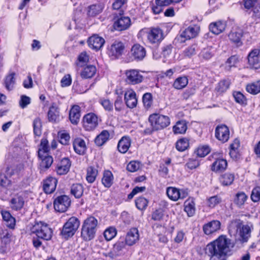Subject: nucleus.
<instances>
[{"mask_svg": "<svg viewBox=\"0 0 260 260\" xmlns=\"http://www.w3.org/2000/svg\"><path fill=\"white\" fill-rule=\"evenodd\" d=\"M235 243L227 235L222 234L208 243L204 251L209 260H228L232 255Z\"/></svg>", "mask_w": 260, "mask_h": 260, "instance_id": "obj_1", "label": "nucleus"}, {"mask_svg": "<svg viewBox=\"0 0 260 260\" xmlns=\"http://www.w3.org/2000/svg\"><path fill=\"white\" fill-rule=\"evenodd\" d=\"M37 156L39 161L38 169L40 173L48 170L53 162V157L50 153V147L46 138H43L38 146Z\"/></svg>", "mask_w": 260, "mask_h": 260, "instance_id": "obj_2", "label": "nucleus"}, {"mask_svg": "<svg viewBox=\"0 0 260 260\" xmlns=\"http://www.w3.org/2000/svg\"><path fill=\"white\" fill-rule=\"evenodd\" d=\"M148 122L150 127L146 128L143 132L144 135H151L155 132L164 129L171 124V119L168 115L159 113H153L149 115Z\"/></svg>", "mask_w": 260, "mask_h": 260, "instance_id": "obj_3", "label": "nucleus"}, {"mask_svg": "<svg viewBox=\"0 0 260 260\" xmlns=\"http://www.w3.org/2000/svg\"><path fill=\"white\" fill-rule=\"evenodd\" d=\"M98 221L93 216L87 217L83 222L81 229V237L84 241L93 240L96 235Z\"/></svg>", "mask_w": 260, "mask_h": 260, "instance_id": "obj_4", "label": "nucleus"}, {"mask_svg": "<svg viewBox=\"0 0 260 260\" xmlns=\"http://www.w3.org/2000/svg\"><path fill=\"white\" fill-rule=\"evenodd\" d=\"M208 159L213 161L210 166L212 172L217 173L224 172L228 167L227 160L223 157L222 152H213L208 157Z\"/></svg>", "mask_w": 260, "mask_h": 260, "instance_id": "obj_5", "label": "nucleus"}, {"mask_svg": "<svg viewBox=\"0 0 260 260\" xmlns=\"http://www.w3.org/2000/svg\"><path fill=\"white\" fill-rule=\"evenodd\" d=\"M80 225V221L76 216L70 217L63 224L60 230L59 235L64 240H68L72 238Z\"/></svg>", "mask_w": 260, "mask_h": 260, "instance_id": "obj_6", "label": "nucleus"}, {"mask_svg": "<svg viewBox=\"0 0 260 260\" xmlns=\"http://www.w3.org/2000/svg\"><path fill=\"white\" fill-rule=\"evenodd\" d=\"M102 121L101 117L97 113L90 112L82 117L81 125L84 131L91 132L98 128Z\"/></svg>", "mask_w": 260, "mask_h": 260, "instance_id": "obj_7", "label": "nucleus"}, {"mask_svg": "<svg viewBox=\"0 0 260 260\" xmlns=\"http://www.w3.org/2000/svg\"><path fill=\"white\" fill-rule=\"evenodd\" d=\"M126 52V47L124 42L119 40H114L107 47L106 53L111 60L122 58Z\"/></svg>", "mask_w": 260, "mask_h": 260, "instance_id": "obj_8", "label": "nucleus"}, {"mask_svg": "<svg viewBox=\"0 0 260 260\" xmlns=\"http://www.w3.org/2000/svg\"><path fill=\"white\" fill-rule=\"evenodd\" d=\"M31 233L44 240H49L52 236L53 231L49 225L43 221H36L31 229Z\"/></svg>", "mask_w": 260, "mask_h": 260, "instance_id": "obj_9", "label": "nucleus"}, {"mask_svg": "<svg viewBox=\"0 0 260 260\" xmlns=\"http://www.w3.org/2000/svg\"><path fill=\"white\" fill-rule=\"evenodd\" d=\"M124 11L120 10L118 14L114 15V22L113 28L117 31H123L128 29L131 25V20L129 17L124 15Z\"/></svg>", "mask_w": 260, "mask_h": 260, "instance_id": "obj_10", "label": "nucleus"}, {"mask_svg": "<svg viewBox=\"0 0 260 260\" xmlns=\"http://www.w3.org/2000/svg\"><path fill=\"white\" fill-rule=\"evenodd\" d=\"M214 136L215 139L222 144L228 142L231 137L229 127L224 123L218 124L215 128Z\"/></svg>", "mask_w": 260, "mask_h": 260, "instance_id": "obj_11", "label": "nucleus"}, {"mask_svg": "<svg viewBox=\"0 0 260 260\" xmlns=\"http://www.w3.org/2000/svg\"><path fill=\"white\" fill-rule=\"evenodd\" d=\"M71 204V200L70 198L65 194L57 196L53 201L54 210L59 213H63L67 211Z\"/></svg>", "mask_w": 260, "mask_h": 260, "instance_id": "obj_12", "label": "nucleus"}, {"mask_svg": "<svg viewBox=\"0 0 260 260\" xmlns=\"http://www.w3.org/2000/svg\"><path fill=\"white\" fill-rule=\"evenodd\" d=\"M244 30L239 27L233 28L229 32L228 37L230 42L239 48L243 45L242 38L244 36Z\"/></svg>", "mask_w": 260, "mask_h": 260, "instance_id": "obj_13", "label": "nucleus"}, {"mask_svg": "<svg viewBox=\"0 0 260 260\" xmlns=\"http://www.w3.org/2000/svg\"><path fill=\"white\" fill-rule=\"evenodd\" d=\"M71 165L72 161L69 157H63L56 162L54 171L58 176L65 175L70 171Z\"/></svg>", "mask_w": 260, "mask_h": 260, "instance_id": "obj_14", "label": "nucleus"}, {"mask_svg": "<svg viewBox=\"0 0 260 260\" xmlns=\"http://www.w3.org/2000/svg\"><path fill=\"white\" fill-rule=\"evenodd\" d=\"M232 222L237 223V228L239 229V240L242 243L247 242L251 237V228L248 225H243L240 220H235Z\"/></svg>", "mask_w": 260, "mask_h": 260, "instance_id": "obj_15", "label": "nucleus"}, {"mask_svg": "<svg viewBox=\"0 0 260 260\" xmlns=\"http://www.w3.org/2000/svg\"><path fill=\"white\" fill-rule=\"evenodd\" d=\"M131 58L129 61H140L144 59L146 55V49L140 44H134L131 49Z\"/></svg>", "mask_w": 260, "mask_h": 260, "instance_id": "obj_16", "label": "nucleus"}, {"mask_svg": "<svg viewBox=\"0 0 260 260\" xmlns=\"http://www.w3.org/2000/svg\"><path fill=\"white\" fill-rule=\"evenodd\" d=\"M125 81L129 85L138 84L143 80V76L138 70H127L125 71Z\"/></svg>", "mask_w": 260, "mask_h": 260, "instance_id": "obj_17", "label": "nucleus"}, {"mask_svg": "<svg viewBox=\"0 0 260 260\" xmlns=\"http://www.w3.org/2000/svg\"><path fill=\"white\" fill-rule=\"evenodd\" d=\"M166 193L169 199L174 202L184 199L188 196V192L185 189H180L173 186L167 188Z\"/></svg>", "mask_w": 260, "mask_h": 260, "instance_id": "obj_18", "label": "nucleus"}, {"mask_svg": "<svg viewBox=\"0 0 260 260\" xmlns=\"http://www.w3.org/2000/svg\"><path fill=\"white\" fill-rule=\"evenodd\" d=\"M240 140L238 138H235L229 145V155L235 161H239L242 156L240 151Z\"/></svg>", "mask_w": 260, "mask_h": 260, "instance_id": "obj_19", "label": "nucleus"}, {"mask_svg": "<svg viewBox=\"0 0 260 260\" xmlns=\"http://www.w3.org/2000/svg\"><path fill=\"white\" fill-rule=\"evenodd\" d=\"M149 42L153 45H158L164 39L163 31L159 27H152L147 32Z\"/></svg>", "mask_w": 260, "mask_h": 260, "instance_id": "obj_20", "label": "nucleus"}, {"mask_svg": "<svg viewBox=\"0 0 260 260\" xmlns=\"http://www.w3.org/2000/svg\"><path fill=\"white\" fill-rule=\"evenodd\" d=\"M58 183L57 179L52 176H48L42 182V189L47 194H51L55 191Z\"/></svg>", "mask_w": 260, "mask_h": 260, "instance_id": "obj_21", "label": "nucleus"}, {"mask_svg": "<svg viewBox=\"0 0 260 260\" xmlns=\"http://www.w3.org/2000/svg\"><path fill=\"white\" fill-rule=\"evenodd\" d=\"M200 31V28L196 25L189 26L185 28L180 35L179 39L180 43H184L186 41L196 37Z\"/></svg>", "mask_w": 260, "mask_h": 260, "instance_id": "obj_22", "label": "nucleus"}, {"mask_svg": "<svg viewBox=\"0 0 260 260\" xmlns=\"http://www.w3.org/2000/svg\"><path fill=\"white\" fill-rule=\"evenodd\" d=\"M248 63L250 68L254 69L260 68V49L254 48L248 53L247 57Z\"/></svg>", "mask_w": 260, "mask_h": 260, "instance_id": "obj_23", "label": "nucleus"}, {"mask_svg": "<svg viewBox=\"0 0 260 260\" xmlns=\"http://www.w3.org/2000/svg\"><path fill=\"white\" fill-rule=\"evenodd\" d=\"M124 100L127 108H136L138 104V98L135 91L132 88L127 89L124 93Z\"/></svg>", "mask_w": 260, "mask_h": 260, "instance_id": "obj_24", "label": "nucleus"}, {"mask_svg": "<svg viewBox=\"0 0 260 260\" xmlns=\"http://www.w3.org/2000/svg\"><path fill=\"white\" fill-rule=\"evenodd\" d=\"M80 68V76L82 79H91L98 72L97 68L94 64H86Z\"/></svg>", "mask_w": 260, "mask_h": 260, "instance_id": "obj_25", "label": "nucleus"}, {"mask_svg": "<svg viewBox=\"0 0 260 260\" xmlns=\"http://www.w3.org/2000/svg\"><path fill=\"white\" fill-rule=\"evenodd\" d=\"M221 229V222L218 220H212L203 226V231L207 236L215 234Z\"/></svg>", "mask_w": 260, "mask_h": 260, "instance_id": "obj_26", "label": "nucleus"}, {"mask_svg": "<svg viewBox=\"0 0 260 260\" xmlns=\"http://www.w3.org/2000/svg\"><path fill=\"white\" fill-rule=\"evenodd\" d=\"M88 47L96 51L100 50L105 43V39L98 34H93L87 40Z\"/></svg>", "mask_w": 260, "mask_h": 260, "instance_id": "obj_27", "label": "nucleus"}, {"mask_svg": "<svg viewBox=\"0 0 260 260\" xmlns=\"http://www.w3.org/2000/svg\"><path fill=\"white\" fill-rule=\"evenodd\" d=\"M226 25L225 21L218 20L210 23L209 25V29L213 34L218 35L225 30Z\"/></svg>", "mask_w": 260, "mask_h": 260, "instance_id": "obj_28", "label": "nucleus"}, {"mask_svg": "<svg viewBox=\"0 0 260 260\" xmlns=\"http://www.w3.org/2000/svg\"><path fill=\"white\" fill-rule=\"evenodd\" d=\"M81 117V108L78 105H73L69 113V119L71 123L74 125H77L79 122Z\"/></svg>", "mask_w": 260, "mask_h": 260, "instance_id": "obj_29", "label": "nucleus"}, {"mask_svg": "<svg viewBox=\"0 0 260 260\" xmlns=\"http://www.w3.org/2000/svg\"><path fill=\"white\" fill-rule=\"evenodd\" d=\"M131 144L132 139L130 137L128 136H123L117 143V150L119 153L125 154L128 151Z\"/></svg>", "mask_w": 260, "mask_h": 260, "instance_id": "obj_30", "label": "nucleus"}, {"mask_svg": "<svg viewBox=\"0 0 260 260\" xmlns=\"http://www.w3.org/2000/svg\"><path fill=\"white\" fill-rule=\"evenodd\" d=\"M139 233L137 228H132L126 233L125 242L127 245L132 246L139 240Z\"/></svg>", "mask_w": 260, "mask_h": 260, "instance_id": "obj_31", "label": "nucleus"}, {"mask_svg": "<svg viewBox=\"0 0 260 260\" xmlns=\"http://www.w3.org/2000/svg\"><path fill=\"white\" fill-rule=\"evenodd\" d=\"M73 146L74 151L79 155H84L87 147L85 141L80 137L76 138L73 141Z\"/></svg>", "mask_w": 260, "mask_h": 260, "instance_id": "obj_32", "label": "nucleus"}, {"mask_svg": "<svg viewBox=\"0 0 260 260\" xmlns=\"http://www.w3.org/2000/svg\"><path fill=\"white\" fill-rule=\"evenodd\" d=\"M48 120L52 123H57L60 120L59 108L55 104H52L47 113Z\"/></svg>", "mask_w": 260, "mask_h": 260, "instance_id": "obj_33", "label": "nucleus"}, {"mask_svg": "<svg viewBox=\"0 0 260 260\" xmlns=\"http://www.w3.org/2000/svg\"><path fill=\"white\" fill-rule=\"evenodd\" d=\"M24 205V200L22 196L16 194L10 201V206L12 210H21Z\"/></svg>", "mask_w": 260, "mask_h": 260, "instance_id": "obj_34", "label": "nucleus"}, {"mask_svg": "<svg viewBox=\"0 0 260 260\" xmlns=\"http://www.w3.org/2000/svg\"><path fill=\"white\" fill-rule=\"evenodd\" d=\"M231 84V81L229 79H223L220 80L214 89L216 95H222L230 88Z\"/></svg>", "mask_w": 260, "mask_h": 260, "instance_id": "obj_35", "label": "nucleus"}, {"mask_svg": "<svg viewBox=\"0 0 260 260\" xmlns=\"http://www.w3.org/2000/svg\"><path fill=\"white\" fill-rule=\"evenodd\" d=\"M114 182V177L112 172L109 170H105L101 179L102 185L106 188L111 187Z\"/></svg>", "mask_w": 260, "mask_h": 260, "instance_id": "obj_36", "label": "nucleus"}, {"mask_svg": "<svg viewBox=\"0 0 260 260\" xmlns=\"http://www.w3.org/2000/svg\"><path fill=\"white\" fill-rule=\"evenodd\" d=\"M1 214L3 220L6 222L7 226L11 230H14L16 226V219L10 212L5 210H2Z\"/></svg>", "mask_w": 260, "mask_h": 260, "instance_id": "obj_37", "label": "nucleus"}, {"mask_svg": "<svg viewBox=\"0 0 260 260\" xmlns=\"http://www.w3.org/2000/svg\"><path fill=\"white\" fill-rule=\"evenodd\" d=\"M184 210L188 217L193 216L196 212L195 199L189 197L184 203Z\"/></svg>", "mask_w": 260, "mask_h": 260, "instance_id": "obj_38", "label": "nucleus"}, {"mask_svg": "<svg viewBox=\"0 0 260 260\" xmlns=\"http://www.w3.org/2000/svg\"><path fill=\"white\" fill-rule=\"evenodd\" d=\"M235 178V175L233 173H222L218 177V181L221 186H228L233 183Z\"/></svg>", "mask_w": 260, "mask_h": 260, "instance_id": "obj_39", "label": "nucleus"}, {"mask_svg": "<svg viewBox=\"0 0 260 260\" xmlns=\"http://www.w3.org/2000/svg\"><path fill=\"white\" fill-rule=\"evenodd\" d=\"M16 73L14 72L8 73L4 78V85L5 88L9 91L13 90L16 83Z\"/></svg>", "mask_w": 260, "mask_h": 260, "instance_id": "obj_40", "label": "nucleus"}, {"mask_svg": "<svg viewBox=\"0 0 260 260\" xmlns=\"http://www.w3.org/2000/svg\"><path fill=\"white\" fill-rule=\"evenodd\" d=\"M211 151V148L209 145L200 144L193 150V154L197 157L204 158L208 155Z\"/></svg>", "mask_w": 260, "mask_h": 260, "instance_id": "obj_41", "label": "nucleus"}, {"mask_svg": "<svg viewBox=\"0 0 260 260\" xmlns=\"http://www.w3.org/2000/svg\"><path fill=\"white\" fill-rule=\"evenodd\" d=\"M110 134L108 130H103L94 140L95 144L99 146L104 145L110 139Z\"/></svg>", "mask_w": 260, "mask_h": 260, "instance_id": "obj_42", "label": "nucleus"}, {"mask_svg": "<svg viewBox=\"0 0 260 260\" xmlns=\"http://www.w3.org/2000/svg\"><path fill=\"white\" fill-rule=\"evenodd\" d=\"M126 244L123 241H117L114 245L112 250L109 252L110 257L114 258L121 254V252L125 248Z\"/></svg>", "mask_w": 260, "mask_h": 260, "instance_id": "obj_43", "label": "nucleus"}, {"mask_svg": "<svg viewBox=\"0 0 260 260\" xmlns=\"http://www.w3.org/2000/svg\"><path fill=\"white\" fill-rule=\"evenodd\" d=\"M186 120L181 119L177 121L173 126L172 129L174 134H184L187 129Z\"/></svg>", "mask_w": 260, "mask_h": 260, "instance_id": "obj_44", "label": "nucleus"}, {"mask_svg": "<svg viewBox=\"0 0 260 260\" xmlns=\"http://www.w3.org/2000/svg\"><path fill=\"white\" fill-rule=\"evenodd\" d=\"M201 165V160L198 157L189 158L184 165V169L187 171L196 170Z\"/></svg>", "mask_w": 260, "mask_h": 260, "instance_id": "obj_45", "label": "nucleus"}, {"mask_svg": "<svg viewBox=\"0 0 260 260\" xmlns=\"http://www.w3.org/2000/svg\"><path fill=\"white\" fill-rule=\"evenodd\" d=\"M84 187L81 183H73L70 188V193L76 199H80L83 196Z\"/></svg>", "mask_w": 260, "mask_h": 260, "instance_id": "obj_46", "label": "nucleus"}, {"mask_svg": "<svg viewBox=\"0 0 260 260\" xmlns=\"http://www.w3.org/2000/svg\"><path fill=\"white\" fill-rule=\"evenodd\" d=\"M188 83V79L186 76L178 77L173 82L172 86L177 90H181L185 88Z\"/></svg>", "mask_w": 260, "mask_h": 260, "instance_id": "obj_47", "label": "nucleus"}, {"mask_svg": "<svg viewBox=\"0 0 260 260\" xmlns=\"http://www.w3.org/2000/svg\"><path fill=\"white\" fill-rule=\"evenodd\" d=\"M103 8L101 4L91 5L88 7L87 14L88 17H94L102 13Z\"/></svg>", "mask_w": 260, "mask_h": 260, "instance_id": "obj_48", "label": "nucleus"}, {"mask_svg": "<svg viewBox=\"0 0 260 260\" xmlns=\"http://www.w3.org/2000/svg\"><path fill=\"white\" fill-rule=\"evenodd\" d=\"M98 170L94 167L90 166L86 169V180L88 183H93L98 175Z\"/></svg>", "mask_w": 260, "mask_h": 260, "instance_id": "obj_49", "label": "nucleus"}, {"mask_svg": "<svg viewBox=\"0 0 260 260\" xmlns=\"http://www.w3.org/2000/svg\"><path fill=\"white\" fill-rule=\"evenodd\" d=\"M89 56L85 51L81 52L77 56L75 61L76 66L80 68L86 64H88Z\"/></svg>", "mask_w": 260, "mask_h": 260, "instance_id": "obj_50", "label": "nucleus"}, {"mask_svg": "<svg viewBox=\"0 0 260 260\" xmlns=\"http://www.w3.org/2000/svg\"><path fill=\"white\" fill-rule=\"evenodd\" d=\"M175 148L179 152H184L189 148V139L183 137L179 139L175 143Z\"/></svg>", "mask_w": 260, "mask_h": 260, "instance_id": "obj_51", "label": "nucleus"}, {"mask_svg": "<svg viewBox=\"0 0 260 260\" xmlns=\"http://www.w3.org/2000/svg\"><path fill=\"white\" fill-rule=\"evenodd\" d=\"M143 106L145 109L148 110L152 107L153 105V95L150 92H145L142 97Z\"/></svg>", "mask_w": 260, "mask_h": 260, "instance_id": "obj_52", "label": "nucleus"}, {"mask_svg": "<svg viewBox=\"0 0 260 260\" xmlns=\"http://www.w3.org/2000/svg\"><path fill=\"white\" fill-rule=\"evenodd\" d=\"M73 88L78 93H83L89 90L88 84L85 82L75 81Z\"/></svg>", "mask_w": 260, "mask_h": 260, "instance_id": "obj_53", "label": "nucleus"}, {"mask_svg": "<svg viewBox=\"0 0 260 260\" xmlns=\"http://www.w3.org/2000/svg\"><path fill=\"white\" fill-rule=\"evenodd\" d=\"M246 90L253 95L259 93L260 92V80L247 84L246 86Z\"/></svg>", "mask_w": 260, "mask_h": 260, "instance_id": "obj_54", "label": "nucleus"}, {"mask_svg": "<svg viewBox=\"0 0 260 260\" xmlns=\"http://www.w3.org/2000/svg\"><path fill=\"white\" fill-rule=\"evenodd\" d=\"M136 208L140 211H145L148 207L149 201L143 196L137 197L135 201Z\"/></svg>", "mask_w": 260, "mask_h": 260, "instance_id": "obj_55", "label": "nucleus"}, {"mask_svg": "<svg viewBox=\"0 0 260 260\" xmlns=\"http://www.w3.org/2000/svg\"><path fill=\"white\" fill-rule=\"evenodd\" d=\"M233 96L235 102L241 106H245L247 105V99L246 97L240 91H234L233 92Z\"/></svg>", "mask_w": 260, "mask_h": 260, "instance_id": "obj_56", "label": "nucleus"}, {"mask_svg": "<svg viewBox=\"0 0 260 260\" xmlns=\"http://www.w3.org/2000/svg\"><path fill=\"white\" fill-rule=\"evenodd\" d=\"M58 142L63 145L70 144L71 137L69 133L66 131H60L57 133Z\"/></svg>", "mask_w": 260, "mask_h": 260, "instance_id": "obj_57", "label": "nucleus"}, {"mask_svg": "<svg viewBox=\"0 0 260 260\" xmlns=\"http://www.w3.org/2000/svg\"><path fill=\"white\" fill-rule=\"evenodd\" d=\"M99 103L105 111L109 113L113 111V103L109 99L101 98L99 99Z\"/></svg>", "mask_w": 260, "mask_h": 260, "instance_id": "obj_58", "label": "nucleus"}, {"mask_svg": "<svg viewBox=\"0 0 260 260\" xmlns=\"http://www.w3.org/2000/svg\"><path fill=\"white\" fill-rule=\"evenodd\" d=\"M222 202L221 198L218 194L206 199L207 206L210 208H214Z\"/></svg>", "mask_w": 260, "mask_h": 260, "instance_id": "obj_59", "label": "nucleus"}, {"mask_svg": "<svg viewBox=\"0 0 260 260\" xmlns=\"http://www.w3.org/2000/svg\"><path fill=\"white\" fill-rule=\"evenodd\" d=\"M117 231L114 226H109L104 232L105 240L109 241L112 240L117 235Z\"/></svg>", "mask_w": 260, "mask_h": 260, "instance_id": "obj_60", "label": "nucleus"}, {"mask_svg": "<svg viewBox=\"0 0 260 260\" xmlns=\"http://www.w3.org/2000/svg\"><path fill=\"white\" fill-rule=\"evenodd\" d=\"M197 45L192 44L186 48L182 52V55L185 58H190L196 54Z\"/></svg>", "mask_w": 260, "mask_h": 260, "instance_id": "obj_61", "label": "nucleus"}, {"mask_svg": "<svg viewBox=\"0 0 260 260\" xmlns=\"http://www.w3.org/2000/svg\"><path fill=\"white\" fill-rule=\"evenodd\" d=\"M42 121L39 117H37L33 121V131L35 136L40 137L42 134Z\"/></svg>", "mask_w": 260, "mask_h": 260, "instance_id": "obj_62", "label": "nucleus"}, {"mask_svg": "<svg viewBox=\"0 0 260 260\" xmlns=\"http://www.w3.org/2000/svg\"><path fill=\"white\" fill-rule=\"evenodd\" d=\"M239 61V55L237 54L232 55L225 61L226 67L229 70L233 67H236Z\"/></svg>", "mask_w": 260, "mask_h": 260, "instance_id": "obj_63", "label": "nucleus"}, {"mask_svg": "<svg viewBox=\"0 0 260 260\" xmlns=\"http://www.w3.org/2000/svg\"><path fill=\"white\" fill-rule=\"evenodd\" d=\"M247 196L245 192L243 191L239 192L236 193L234 202L238 206L243 205L247 199Z\"/></svg>", "mask_w": 260, "mask_h": 260, "instance_id": "obj_64", "label": "nucleus"}]
</instances>
